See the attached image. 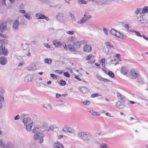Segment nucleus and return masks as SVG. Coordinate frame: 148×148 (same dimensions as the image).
Returning a JSON list of instances; mask_svg holds the SVG:
<instances>
[{"label": "nucleus", "instance_id": "obj_25", "mask_svg": "<svg viewBox=\"0 0 148 148\" xmlns=\"http://www.w3.org/2000/svg\"><path fill=\"white\" fill-rule=\"evenodd\" d=\"M44 61L46 63L50 65L51 63L52 60L50 58H46L44 60Z\"/></svg>", "mask_w": 148, "mask_h": 148}, {"label": "nucleus", "instance_id": "obj_4", "mask_svg": "<svg viewBox=\"0 0 148 148\" xmlns=\"http://www.w3.org/2000/svg\"><path fill=\"white\" fill-rule=\"evenodd\" d=\"M44 136L43 133L39 132L36 134L34 136V138L38 143H41L43 141V138Z\"/></svg>", "mask_w": 148, "mask_h": 148}, {"label": "nucleus", "instance_id": "obj_9", "mask_svg": "<svg viewBox=\"0 0 148 148\" xmlns=\"http://www.w3.org/2000/svg\"><path fill=\"white\" fill-rule=\"evenodd\" d=\"M23 122L25 126L29 124L30 123H33L31 122V119L29 117L23 118Z\"/></svg>", "mask_w": 148, "mask_h": 148}, {"label": "nucleus", "instance_id": "obj_52", "mask_svg": "<svg viewBox=\"0 0 148 148\" xmlns=\"http://www.w3.org/2000/svg\"><path fill=\"white\" fill-rule=\"evenodd\" d=\"M97 78L100 80L102 81L103 78L101 77L100 75H96Z\"/></svg>", "mask_w": 148, "mask_h": 148}, {"label": "nucleus", "instance_id": "obj_14", "mask_svg": "<svg viewBox=\"0 0 148 148\" xmlns=\"http://www.w3.org/2000/svg\"><path fill=\"white\" fill-rule=\"evenodd\" d=\"M7 62V60L5 57L2 56L0 57V63L3 65H5Z\"/></svg>", "mask_w": 148, "mask_h": 148}, {"label": "nucleus", "instance_id": "obj_8", "mask_svg": "<svg viewBox=\"0 0 148 148\" xmlns=\"http://www.w3.org/2000/svg\"><path fill=\"white\" fill-rule=\"evenodd\" d=\"M125 106V103L122 101H119L116 104V107L120 109L124 108Z\"/></svg>", "mask_w": 148, "mask_h": 148}, {"label": "nucleus", "instance_id": "obj_12", "mask_svg": "<svg viewBox=\"0 0 148 148\" xmlns=\"http://www.w3.org/2000/svg\"><path fill=\"white\" fill-rule=\"evenodd\" d=\"M84 51L87 52H90L92 50L91 46L89 45H85L83 48Z\"/></svg>", "mask_w": 148, "mask_h": 148}, {"label": "nucleus", "instance_id": "obj_5", "mask_svg": "<svg viewBox=\"0 0 148 148\" xmlns=\"http://www.w3.org/2000/svg\"><path fill=\"white\" fill-rule=\"evenodd\" d=\"M78 136L84 141H88L90 139L88 135L84 132H79L78 134Z\"/></svg>", "mask_w": 148, "mask_h": 148}, {"label": "nucleus", "instance_id": "obj_50", "mask_svg": "<svg viewBox=\"0 0 148 148\" xmlns=\"http://www.w3.org/2000/svg\"><path fill=\"white\" fill-rule=\"evenodd\" d=\"M62 4H58L57 5L54 6V7H57L58 8L60 9L62 7Z\"/></svg>", "mask_w": 148, "mask_h": 148}, {"label": "nucleus", "instance_id": "obj_45", "mask_svg": "<svg viewBox=\"0 0 148 148\" xmlns=\"http://www.w3.org/2000/svg\"><path fill=\"white\" fill-rule=\"evenodd\" d=\"M69 50L71 51L75 52L76 51V49L75 47L74 46H72V47Z\"/></svg>", "mask_w": 148, "mask_h": 148}, {"label": "nucleus", "instance_id": "obj_24", "mask_svg": "<svg viewBox=\"0 0 148 148\" xmlns=\"http://www.w3.org/2000/svg\"><path fill=\"white\" fill-rule=\"evenodd\" d=\"M142 9L141 8L137 9V10L135 11V13L136 14L137 16L138 15L140 14H143L142 13Z\"/></svg>", "mask_w": 148, "mask_h": 148}, {"label": "nucleus", "instance_id": "obj_10", "mask_svg": "<svg viewBox=\"0 0 148 148\" xmlns=\"http://www.w3.org/2000/svg\"><path fill=\"white\" fill-rule=\"evenodd\" d=\"M19 23L18 20H16L14 21L12 25V28L14 30H16L18 29L19 27Z\"/></svg>", "mask_w": 148, "mask_h": 148}, {"label": "nucleus", "instance_id": "obj_11", "mask_svg": "<svg viewBox=\"0 0 148 148\" xmlns=\"http://www.w3.org/2000/svg\"><path fill=\"white\" fill-rule=\"evenodd\" d=\"M34 126V124L33 123H30L29 124L27 125L26 126V130L29 132H30L32 130V128Z\"/></svg>", "mask_w": 148, "mask_h": 148}, {"label": "nucleus", "instance_id": "obj_18", "mask_svg": "<svg viewBox=\"0 0 148 148\" xmlns=\"http://www.w3.org/2000/svg\"><path fill=\"white\" fill-rule=\"evenodd\" d=\"M108 0H97L95 1V3L99 5H102L106 3Z\"/></svg>", "mask_w": 148, "mask_h": 148}, {"label": "nucleus", "instance_id": "obj_40", "mask_svg": "<svg viewBox=\"0 0 148 148\" xmlns=\"http://www.w3.org/2000/svg\"><path fill=\"white\" fill-rule=\"evenodd\" d=\"M99 96V95L97 93L93 94L91 95V97L92 98L95 97H98Z\"/></svg>", "mask_w": 148, "mask_h": 148}, {"label": "nucleus", "instance_id": "obj_43", "mask_svg": "<svg viewBox=\"0 0 148 148\" xmlns=\"http://www.w3.org/2000/svg\"><path fill=\"white\" fill-rule=\"evenodd\" d=\"M134 32L136 33L137 36L140 37H141L143 36L139 32L135 31Z\"/></svg>", "mask_w": 148, "mask_h": 148}, {"label": "nucleus", "instance_id": "obj_20", "mask_svg": "<svg viewBox=\"0 0 148 148\" xmlns=\"http://www.w3.org/2000/svg\"><path fill=\"white\" fill-rule=\"evenodd\" d=\"M81 44V42L80 41H77L75 42L73 45V46H75L76 48L77 49L79 48Z\"/></svg>", "mask_w": 148, "mask_h": 148}, {"label": "nucleus", "instance_id": "obj_17", "mask_svg": "<svg viewBox=\"0 0 148 148\" xmlns=\"http://www.w3.org/2000/svg\"><path fill=\"white\" fill-rule=\"evenodd\" d=\"M127 69L125 67L123 66L121 69V72L124 75H126L127 74Z\"/></svg>", "mask_w": 148, "mask_h": 148}, {"label": "nucleus", "instance_id": "obj_60", "mask_svg": "<svg viewBox=\"0 0 148 148\" xmlns=\"http://www.w3.org/2000/svg\"><path fill=\"white\" fill-rule=\"evenodd\" d=\"M50 75L51 77H52L53 79L56 78V76L54 74H51Z\"/></svg>", "mask_w": 148, "mask_h": 148}, {"label": "nucleus", "instance_id": "obj_27", "mask_svg": "<svg viewBox=\"0 0 148 148\" xmlns=\"http://www.w3.org/2000/svg\"><path fill=\"white\" fill-rule=\"evenodd\" d=\"M0 42L2 45H5L8 43V40L5 39H2L0 40Z\"/></svg>", "mask_w": 148, "mask_h": 148}, {"label": "nucleus", "instance_id": "obj_54", "mask_svg": "<svg viewBox=\"0 0 148 148\" xmlns=\"http://www.w3.org/2000/svg\"><path fill=\"white\" fill-rule=\"evenodd\" d=\"M30 146L32 148H35L36 145L34 143H32L31 144Z\"/></svg>", "mask_w": 148, "mask_h": 148}, {"label": "nucleus", "instance_id": "obj_6", "mask_svg": "<svg viewBox=\"0 0 148 148\" xmlns=\"http://www.w3.org/2000/svg\"><path fill=\"white\" fill-rule=\"evenodd\" d=\"M139 73L133 69L130 70L129 73L130 77L132 79H136L138 76Z\"/></svg>", "mask_w": 148, "mask_h": 148}, {"label": "nucleus", "instance_id": "obj_28", "mask_svg": "<svg viewBox=\"0 0 148 148\" xmlns=\"http://www.w3.org/2000/svg\"><path fill=\"white\" fill-rule=\"evenodd\" d=\"M69 15L71 17V20L73 21H75L76 20L75 17L74 16V14L71 12H69Z\"/></svg>", "mask_w": 148, "mask_h": 148}, {"label": "nucleus", "instance_id": "obj_26", "mask_svg": "<svg viewBox=\"0 0 148 148\" xmlns=\"http://www.w3.org/2000/svg\"><path fill=\"white\" fill-rule=\"evenodd\" d=\"M13 146V143L10 142H8L6 145V148H11Z\"/></svg>", "mask_w": 148, "mask_h": 148}, {"label": "nucleus", "instance_id": "obj_35", "mask_svg": "<svg viewBox=\"0 0 148 148\" xmlns=\"http://www.w3.org/2000/svg\"><path fill=\"white\" fill-rule=\"evenodd\" d=\"M88 112L93 115H95L97 114V112L94 110H88Z\"/></svg>", "mask_w": 148, "mask_h": 148}, {"label": "nucleus", "instance_id": "obj_1", "mask_svg": "<svg viewBox=\"0 0 148 148\" xmlns=\"http://www.w3.org/2000/svg\"><path fill=\"white\" fill-rule=\"evenodd\" d=\"M114 49V47L111 43L110 42H107L106 43V47L103 48V50L107 54L110 55L113 53V50Z\"/></svg>", "mask_w": 148, "mask_h": 148}, {"label": "nucleus", "instance_id": "obj_36", "mask_svg": "<svg viewBox=\"0 0 148 148\" xmlns=\"http://www.w3.org/2000/svg\"><path fill=\"white\" fill-rule=\"evenodd\" d=\"M0 145L3 148H4L5 147V144L3 143L2 139H0Z\"/></svg>", "mask_w": 148, "mask_h": 148}, {"label": "nucleus", "instance_id": "obj_44", "mask_svg": "<svg viewBox=\"0 0 148 148\" xmlns=\"http://www.w3.org/2000/svg\"><path fill=\"white\" fill-rule=\"evenodd\" d=\"M64 76L67 77H70V75L67 72H65L64 73Z\"/></svg>", "mask_w": 148, "mask_h": 148}, {"label": "nucleus", "instance_id": "obj_47", "mask_svg": "<svg viewBox=\"0 0 148 148\" xmlns=\"http://www.w3.org/2000/svg\"><path fill=\"white\" fill-rule=\"evenodd\" d=\"M74 32V31L73 30L72 31H69L66 32V33L70 35H72L73 34Z\"/></svg>", "mask_w": 148, "mask_h": 148}, {"label": "nucleus", "instance_id": "obj_31", "mask_svg": "<svg viewBox=\"0 0 148 148\" xmlns=\"http://www.w3.org/2000/svg\"><path fill=\"white\" fill-rule=\"evenodd\" d=\"M108 75L112 78H113L115 76L114 73L111 71H108Z\"/></svg>", "mask_w": 148, "mask_h": 148}, {"label": "nucleus", "instance_id": "obj_39", "mask_svg": "<svg viewBox=\"0 0 148 148\" xmlns=\"http://www.w3.org/2000/svg\"><path fill=\"white\" fill-rule=\"evenodd\" d=\"M117 96L118 97L121 99H122L123 98V96L120 93H118L117 94Z\"/></svg>", "mask_w": 148, "mask_h": 148}, {"label": "nucleus", "instance_id": "obj_63", "mask_svg": "<svg viewBox=\"0 0 148 148\" xmlns=\"http://www.w3.org/2000/svg\"><path fill=\"white\" fill-rule=\"evenodd\" d=\"M75 78L79 81H81V79L78 76L75 75L74 77Z\"/></svg>", "mask_w": 148, "mask_h": 148}, {"label": "nucleus", "instance_id": "obj_61", "mask_svg": "<svg viewBox=\"0 0 148 148\" xmlns=\"http://www.w3.org/2000/svg\"><path fill=\"white\" fill-rule=\"evenodd\" d=\"M102 81H103V82H110V81L108 79H104V78H103V79H102Z\"/></svg>", "mask_w": 148, "mask_h": 148}, {"label": "nucleus", "instance_id": "obj_48", "mask_svg": "<svg viewBox=\"0 0 148 148\" xmlns=\"http://www.w3.org/2000/svg\"><path fill=\"white\" fill-rule=\"evenodd\" d=\"M70 130V128L69 127H65L63 129V131L66 132H67L68 130Z\"/></svg>", "mask_w": 148, "mask_h": 148}, {"label": "nucleus", "instance_id": "obj_3", "mask_svg": "<svg viewBox=\"0 0 148 148\" xmlns=\"http://www.w3.org/2000/svg\"><path fill=\"white\" fill-rule=\"evenodd\" d=\"M137 20L141 23L146 24L148 23V17L144 14H140L136 16Z\"/></svg>", "mask_w": 148, "mask_h": 148}, {"label": "nucleus", "instance_id": "obj_34", "mask_svg": "<svg viewBox=\"0 0 148 148\" xmlns=\"http://www.w3.org/2000/svg\"><path fill=\"white\" fill-rule=\"evenodd\" d=\"M4 100V97L2 96H0V106L2 107V103Z\"/></svg>", "mask_w": 148, "mask_h": 148}, {"label": "nucleus", "instance_id": "obj_49", "mask_svg": "<svg viewBox=\"0 0 148 148\" xmlns=\"http://www.w3.org/2000/svg\"><path fill=\"white\" fill-rule=\"evenodd\" d=\"M66 84V82L63 80H62L60 82V84L62 86H64Z\"/></svg>", "mask_w": 148, "mask_h": 148}, {"label": "nucleus", "instance_id": "obj_46", "mask_svg": "<svg viewBox=\"0 0 148 148\" xmlns=\"http://www.w3.org/2000/svg\"><path fill=\"white\" fill-rule=\"evenodd\" d=\"M103 31L105 35L106 36H107L108 34V30L106 29L105 28H103Z\"/></svg>", "mask_w": 148, "mask_h": 148}, {"label": "nucleus", "instance_id": "obj_2", "mask_svg": "<svg viewBox=\"0 0 148 148\" xmlns=\"http://www.w3.org/2000/svg\"><path fill=\"white\" fill-rule=\"evenodd\" d=\"M110 33L115 36L121 39H125L127 37L126 35H124L119 32L117 31L115 29L112 28L110 31Z\"/></svg>", "mask_w": 148, "mask_h": 148}, {"label": "nucleus", "instance_id": "obj_55", "mask_svg": "<svg viewBox=\"0 0 148 148\" xmlns=\"http://www.w3.org/2000/svg\"><path fill=\"white\" fill-rule=\"evenodd\" d=\"M19 118L20 116L18 114L14 117V119L15 120H17L19 119Z\"/></svg>", "mask_w": 148, "mask_h": 148}, {"label": "nucleus", "instance_id": "obj_53", "mask_svg": "<svg viewBox=\"0 0 148 148\" xmlns=\"http://www.w3.org/2000/svg\"><path fill=\"white\" fill-rule=\"evenodd\" d=\"M92 57V55L90 54L86 58V60H89Z\"/></svg>", "mask_w": 148, "mask_h": 148}, {"label": "nucleus", "instance_id": "obj_21", "mask_svg": "<svg viewBox=\"0 0 148 148\" xmlns=\"http://www.w3.org/2000/svg\"><path fill=\"white\" fill-rule=\"evenodd\" d=\"M77 3L79 5L81 4L86 5L87 4V2L84 0H79L77 1Z\"/></svg>", "mask_w": 148, "mask_h": 148}, {"label": "nucleus", "instance_id": "obj_7", "mask_svg": "<svg viewBox=\"0 0 148 148\" xmlns=\"http://www.w3.org/2000/svg\"><path fill=\"white\" fill-rule=\"evenodd\" d=\"M8 54V51L5 47L2 45L0 46V54L6 56Z\"/></svg>", "mask_w": 148, "mask_h": 148}, {"label": "nucleus", "instance_id": "obj_38", "mask_svg": "<svg viewBox=\"0 0 148 148\" xmlns=\"http://www.w3.org/2000/svg\"><path fill=\"white\" fill-rule=\"evenodd\" d=\"M105 59L104 58L102 59L101 60V63H102V66L103 67H104L105 66Z\"/></svg>", "mask_w": 148, "mask_h": 148}, {"label": "nucleus", "instance_id": "obj_51", "mask_svg": "<svg viewBox=\"0 0 148 148\" xmlns=\"http://www.w3.org/2000/svg\"><path fill=\"white\" fill-rule=\"evenodd\" d=\"M116 61V62L115 63V65H116L117 64V62L116 61V59H114L113 60H110V62H111V64H114V62Z\"/></svg>", "mask_w": 148, "mask_h": 148}, {"label": "nucleus", "instance_id": "obj_42", "mask_svg": "<svg viewBox=\"0 0 148 148\" xmlns=\"http://www.w3.org/2000/svg\"><path fill=\"white\" fill-rule=\"evenodd\" d=\"M88 26L89 27L94 29L95 27V25L92 23H90L88 24Z\"/></svg>", "mask_w": 148, "mask_h": 148}, {"label": "nucleus", "instance_id": "obj_58", "mask_svg": "<svg viewBox=\"0 0 148 148\" xmlns=\"http://www.w3.org/2000/svg\"><path fill=\"white\" fill-rule=\"evenodd\" d=\"M44 45L45 47H47V48H50V46L47 43H45L44 44Z\"/></svg>", "mask_w": 148, "mask_h": 148}, {"label": "nucleus", "instance_id": "obj_13", "mask_svg": "<svg viewBox=\"0 0 148 148\" xmlns=\"http://www.w3.org/2000/svg\"><path fill=\"white\" fill-rule=\"evenodd\" d=\"M53 146L54 148H64L63 145L59 142L54 143Z\"/></svg>", "mask_w": 148, "mask_h": 148}, {"label": "nucleus", "instance_id": "obj_37", "mask_svg": "<svg viewBox=\"0 0 148 148\" xmlns=\"http://www.w3.org/2000/svg\"><path fill=\"white\" fill-rule=\"evenodd\" d=\"M84 105H89L90 103V102L88 100H86V101H82V102Z\"/></svg>", "mask_w": 148, "mask_h": 148}, {"label": "nucleus", "instance_id": "obj_33", "mask_svg": "<svg viewBox=\"0 0 148 148\" xmlns=\"http://www.w3.org/2000/svg\"><path fill=\"white\" fill-rule=\"evenodd\" d=\"M21 45L23 47V48L25 50H26L28 49L29 47V45L27 44H25L24 45L22 44Z\"/></svg>", "mask_w": 148, "mask_h": 148}, {"label": "nucleus", "instance_id": "obj_15", "mask_svg": "<svg viewBox=\"0 0 148 148\" xmlns=\"http://www.w3.org/2000/svg\"><path fill=\"white\" fill-rule=\"evenodd\" d=\"M79 88L80 91L83 93H86L89 91L88 88L85 87H80Z\"/></svg>", "mask_w": 148, "mask_h": 148}, {"label": "nucleus", "instance_id": "obj_30", "mask_svg": "<svg viewBox=\"0 0 148 148\" xmlns=\"http://www.w3.org/2000/svg\"><path fill=\"white\" fill-rule=\"evenodd\" d=\"M44 15H41L40 13H37L36 14V16L38 17V19H42L44 18L43 16H44Z\"/></svg>", "mask_w": 148, "mask_h": 148}, {"label": "nucleus", "instance_id": "obj_59", "mask_svg": "<svg viewBox=\"0 0 148 148\" xmlns=\"http://www.w3.org/2000/svg\"><path fill=\"white\" fill-rule=\"evenodd\" d=\"M62 44L64 47V49H67V48L66 43L65 42H63L62 43Z\"/></svg>", "mask_w": 148, "mask_h": 148}, {"label": "nucleus", "instance_id": "obj_62", "mask_svg": "<svg viewBox=\"0 0 148 148\" xmlns=\"http://www.w3.org/2000/svg\"><path fill=\"white\" fill-rule=\"evenodd\" d=\"M0 36L1 37L3 38H5L6 37V35H4V34H2L1 33H0Z\"/></svg>", "mask_w": 148, "mask_h": 148}, {"label": "nucleus", "instance_id": "obj_57", "mask_svg": "<svg viewBox=\"0 0 148 148\" xmlns=\"http://www.w3.org/2000/svg\"><path fill=\"white\" fill-rule=\"evenodd\" d=\"M100 148H108L107 145L106 144L101 145L100 147Z\"/></svg>", "mask_w": 148, "mask_h": 148}, {"label": "nucleus", "instance_id": "obj_32", "mask_svg": "<svg viewBox=\"0 0 148 148\" xmlns=\"http://www.w3.org/2000/svg\"><path fill=\"white\" fill-rule=\"evenodd\" d=\"M24 16H25V18L28 19V20H30L32 18V17L29 15L27 13H25L24 14Z\"/></svg>", "mask_w": 148, "mask_h": 148}, {"label": "nucleus", "instance_id": "obj_64", "mask_svg": "<svg viewBox=\"0 0 148 148\" xmlns=\"http://www.w3.org/2000/svg\"><path fill=\"white\" fill-rule=\"evenodd\" d=\"M142 36L144 39H145L146 40L148 41V38L145 36L144 35H142Z\"/></svg>", "mask_w": 148, "mask_h": 148}, {"label": "nucleus", "instance_id": "obj_41", "mask_svg": "<svg viewBox=\"0 0 148 148\" xmlns=\"http://www.w3.org/2000/svg\"><path fill=\"white\" fill-rule=\"evenodd\" d=\"M38 127H36L34 128L33 130V132L34 133H36V132L38 131Z\"/></svg>", "mask_w": 148, "mask_h": 148}, {"label": "nucleus", "instance_id": "obj_22", "mask_svg": "<svg viewBox=\"0 0 148 148\" xmlns=\"http://www.w3.org/2000/svg\"><path fill=\"white\" fill-rule=\"evenodd\" d=\"M84 16L85 17L84 18L86 20V21L88 20L91 17V16L90 15L89 13L87 12H86L85 13L84 15Z\"/></svg>", "mask_w": 148, "mask_h": 148}, {"label": "nucleus", "instance_id": "obj_16", "mask_svg": "<svg viewBox=\"0 0 148 148\" xmlns=\"http://www.w3.org/2000/svg\"><path fill=\"white\" fill-rule=\"evenodd\" d=\"M6 26L5 23L0 24V30L2 32H3L6 29Z\"/></svg>", "mask_w": 148, "mask_h": 148}, {"label": "nucleus", "instance_id": "obj_29", "mask_svg": "<svg viewBox=\"0 0 148 148\" xmlns=\"http://www.w3.org/2000/svg\"><path fill=\"white\" fill-rule=\"evenodd\" d=\"M86 20L84 18V17H82V19L78 22V23L79 24H83L85 23Z\"/></svg>", "mask_w": 148, "mask_h": 148}, {"label": "nucleus", "instance_id": "obj_23", "mask_svg": "<svg viewBox=\"0 0 148 148\" xmlns=\"http://www.w3.org/2000/svg\"><path fill=\"white\" fill-rule=\"evenodd\" d=\"M148 13V6H146L144 7L142 9V13L144 15L145 13Z\"/></svg>", "mask_w": 148, "mask_h": 148}, {"label": "nucleus", "instance_id": "obj_56", "mask_svg": "<svg viewBox=\"0 0 148 148\" xmlns=\"http://www.w3.org/2000/svg\"><path fill=\"white\" fill-rule=\"evenodd\" d=\"M74 38L73 37H71L69 38V41L70 42H74L75 41Z\"/></svg>", "mask_w": 148, "mask_h": 148}, {"label": "nucleus", "instance_id": "obj_19", "mask_svg": "<svg viewBox=\"0 0 148 148\" xmlns=\"http://www.w3.org/2000/svg\"><path fill=\"white\" fill-rule=\"evenodd\" d=\"M53 44L56 47L59 46L60 47L62 45V43L61 42H58L56 40H54L53 42Z\"/></svg>", "mask_w": 148, "mask_h": 148}]
</instances>
